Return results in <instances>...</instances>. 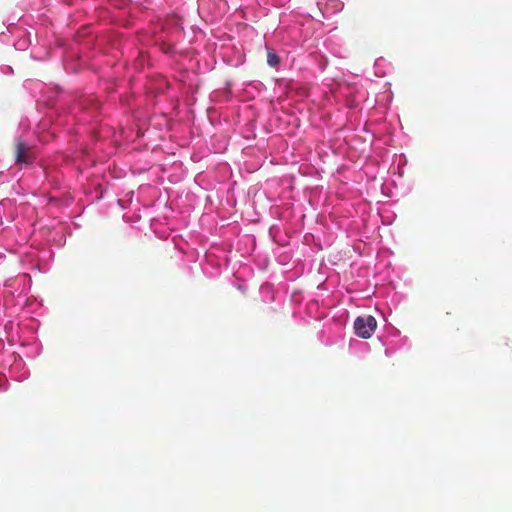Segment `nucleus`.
<instances>
[{
    "mask_svg": "<svg viewBox=\"0 0 512 512\" xmlns=\"http://www.w3.org/2000/svg\"><path fill=\"white\" fill-rule=\"evenodd\" d=\"M376 327L377 321L371 315L359 316L354 321L355 334L364 339L370 338Z\"/></svg>",
    "mask_w": 512,
    "mask_h": 512,
    "instance_id": "1",
    "label": "nucleus"
},
{
    "mask_svg": "<svg viewBox=\"0 0 512 512\" xmlns=\"http://www.w3.org/2000/svg\"><path fill=\"white\" fill-rule=\"evenodd\" d=\"M15 159L18 164H30L34 160L32 148L22 141L15 145Z\"/></svg>",
    "mask_w": 512,
    "mask_h": 512,
    "instance_id": "2",
    "label": "nucleus"
},
{
    "mask_svg": "<svg viewBox=\"0 0 512 512\" xmlns=\"http://www.w3.org/2000/svg\"><path fill=\"white\" fill-rule=\"evenodd\" d=\"M267 62L270 66H275L279 62V57L274 53H269L267 55Z\"/></svg>",
    "mask_w": 512,
    "mask_h": 512,
    "instance_id": "3",
    "label": "nucleus"
}]
</instances>
